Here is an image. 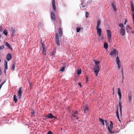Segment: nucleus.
I'll list each match as a JSON object with an SVG mask.
<instances>
[{"instance_id":"nucleus-1","label":"nucleus","mask_w":134,"mask_h":134,"mask_svg":"<svg viewBox=\"0 0 134 134\" xmlns=\"http://www.w3.org/2000/svg\"><path fill=\"white\" fill-rule=\"evenodd\" d=\"M79 114L77 111H73L71 116V119L72 121H74L75 120L79 119L80 117L79 116Z\"/></svg>"},{"instance_id":"nucleus-2","label":"nucleus","mask_w":134,"mask_h":134,"mask_svg":"<svg viewBox=\"0 0 134 134\" xmlns=\"http://www.w3.org/2000/svg\"><path fill=\"white\" fill-rule=\"evenodd\" d=\"M23 91V90H22V87H20L18 92L17 96L20 99L21 98Z\"/></svg>"},{"instance_id":"nucleus-3","label":"nucleus","mask_w":134,"mask_h":134,"mask_svg":"<svg viewBox=\"0 0 134 134\" xmlns=\"http://www.w3.org/2000/svg\"><path fill=\"white\" fill-rule=\"evenodd\" d=\"M99 68L98 65H95L94 68V72L96 76L97 75V74L99 72Z\"/></svg>"},{"instance_id":"nucleus-4","label":"nucleus","mask_w":134,"mask_h":134,"mask_svg":"<svg viewBox=\"0 0 134 134\" xmlns=\"http://www.w3.org/2000/svg\"><path fill=\"white\" fill-rule=\"evenodd\" d=\"M110 127L108 126V129L109 131L110 132V133L111 134H113L115 133L114 132L112 131L111 130L113 128V123L112 122V121H110Z\"/></svg>"},{"instance_id":"nucleus-5","label":"nucleus","mask_w":134,"mask_h":134,"mask_svg":"<svg viewBox=\"0 0 134 134\" xmlns=\"http://www.w3.org/2000/svg\"><path fill=\"white\" fill-rule=\"evenodd\" d=\"M55 41L57 45L59 46L60 45V40L58 34L56 33L55 36Z\"/></svg>"},{"instance_id":"nucleus-6","label":"nucleus","mask_w":134,"mask_h":134,"mask_svg":"<svg viewBox=\"0 0 134 134\" xmlns=\"http://www.w3.org/2000/svg\"><path fill=\"white\" fill-rule=\"evenodd\" d=\"M107 36L108 39L109 41L111 40V32L110 30H107Z\"/></svg>"},{"instance_id":"nucleus-7","label":"nucleus","mask_w":134,"mask_h":134,"mask_svg":"<svg viewBox=\"0 0 134 134\" xmlns=\"http://www.w3.org/2000/svg\"><path fill=\"white\" fill-rule=\"evenodd\" d=\"M118 52L115 49H114L110 53V54L111 56L115 55L116 56V54H118Z\"/></svg>"},{"instance_id":"nucleus-8","label":"nucleus","mask_w":134,"mask_h":134,"mask_svg":"<svg viewBox=\"0 0 134 134\" xmlns=\"http://www.w3.org/2000/svg\"><path fill=\"white\" fill-rule=\"evenodd\" d=\"M11 30H12L11 35L12 36H14L15 35V34L16 32L15 28L14 27H11Z\"/></svg>"},{"instance_id":"nucleus-9","label":"nucleus","mask_w":134,"mask_h":134,"mask_svg":"<svg viewBox=\"0 0 134 134\" xmlns=\"http://www.w3.org/2000/svg\"><path fill=\"white\" fill-rule=\"evenodd\" d=\"M96 29L97 30V34L99 36L101 35L102 32V29L99 27H96Z\"/></svg>"},{"instance_id":"nucleus-10","label":"nucleus","mask_w":134,"mask_h":134,"mask_svg":"<svg viewBox=\"0 0 134 134\" xmlns=\"http://www.w3.org/2000/svg\"><path fill=\"white\" fill-rule=\"evenodd\" d=\"M12 54L10 53H8L7 54L6 57L7 60L8 61H9L12 59Z\"/></svg>"},{"instance_id":"nucleus-11","label":"nucleus","mask_w":134,"mask_h":134,"mask_svg":"<svg viewBox=\"0 0 134 134\" xmlns=\"http://www.w3.org/2000/svg\"><path fill=\"white\" fill-rule=\"evenodd\" d=\"M8 69V63L7 62L6 60H5L4 63V71L5 74L6 73V71Z\"/></svg>"},{"instance_id":"nucleus-12","label":"nucleus","mask_w":134,"mask_h":134,"mask_svg":"<svg viewBox=\"0 0 134 134\" xmlns=\"http://www.w3.org/2000/svg\"><path fill=\"white\" fill-rule=\"evenodd\" d=\"M51 18L53 21L55 20V17L54 13L53 12H51Z\"/></svg>"},{"instance_id":"nucleus-13","label":"nucleus","mask_w":134,"mask_h":134,"mask_svg":"<svg viewBox=\"0 0 134 134\" xmlns=\"http://www.w3.org/2000/svg\"><path fill=\"white\" fill-rule=\"evenodd\" d=\"M111 5L112 7L113 8L115 12L116 10V3L115 2H113L111 3Z\"/></svg>"},{"instance_id":"nucleus-14","label":"nucleus","mask_w":134,"mask_h":134,"mask_svg":"<svg viewBox=\"0 0 134 134\" xmlns=\"http://www.w3.org/2000/svg\"><path fill=\"white\" fill-rule=\"evenodd\" d=\"M125 30L124 28L120 29V33L122 36H124L125 35Z\"/></svg>"},{"instance_id":"nucleus-15","label":"nucleus","mask_w":134,"mask_h":134,"mask_svg":"<svg viewBox=\"0 0 134 134\" xmlns=\"http://www.w3.org/2000/svg\"><path fill=\"white\" fill-rule=\"evenodd\" d=\"M47 116L48 118H50L51 119H52L53 118L55 119L57 118L56 117L53 116L52 114L51 113H48Z\"/></svg>"},{"instance_id":"nucleus-16","label":"nucleus","mask_w":134,"mask_h":134,"mask_svg":"<svg viewBox=\"0 0 134 134\" xmlns=\"http://www.w3.org/2000/svg\"><path fill=\"white\" fill-rule=\"evenodd\" d=\"M81 7L82 8L81 9L82 10L85 9L87 7V5H85V3L82 2V3L81 4Z\"/></svg>"},{"instance_id":"nucleus-17","label":"nucleus","mask_w":134,"mask_h":134,"mask_svg":"<svg viewBox=\"0 0 134 134\" xmlns=\"http://www.w3.org/2000/svg\"><path fill=\"white\" fill-rule=\"evenodd\" d=\"M55 0H52V3L53 6V8L54 10L55 11L56 10V6L55 5Z\"/></svg>"},{"instance_id":"nucleus-18","label":"nucleus","mask_w":134,"mask_h":134,"mask_svg":"<svg viewBox=\"0 0 134 134\" xmlns=\"http://www.w3.org/2000/svg\"><path fill=\"white\" fill-rule=\"evenodd\" d=\"M118 94L119 96V99L120 100L121 98V90L119 88H118Z\"/></svg>"},{"instance_id":"nucleus-19","label":"nucleus","mask_w":134,"mask_h":134,"mask_svg":"<svg viewBox=\"0 0 134 134\" xmlns=\"http://www.w3.org/2000/svg\"><path fill=\"white\" fill-rule=\"evenodd\" d=\"M58 33L59 34V36L60 37H61L63 35L62 32V30L60 27L59 28V31Z\"/></svg>"},{"instance_id":"nucleus-20","label":"nucleus","mask_w":134,"mask_h":134,"mask_svg":"<svg viewBox=\"0 0 134 134\" xmlns=\"http://www.w3.org/2000/svg\"><path fill=\"white\" fill-rule=\"evenodd\" d=\"M101 25V22L100 20H98L97 21V25L96 27H99Z\"/></svg>"},{"instance_id":"nucleus-21","label":"nucleus","mask_w":134,"mask_h":134,"mask_svg":"<svg viewBox=\"0 0 134 134\" xmlns=\"http://www.w3.org/2000/svg\"><path fill=\"white\" fill-rule=\"evenodd\" d=\"M131 7L132 12H134V7L133 4L132 2H131Z\"/></svg>"},{"instance_id":"nucleus-22","label":"nucleus","mask_w":134,"mask_h":134,"mask_svg":"<svg viewBox=\"0 0 134 134\" xmlns=\"http://www.w3.org/2000/svg\"><path fill=\"white\" fill-rule=\"evenodd\" d=\"M116 64H120V61L119 59V57L118 56L116 57Z\"/></svg>"},{"instance_id":"nucleus-23","label":"nucleus","mask_w":134,"mask_h":134,"mask_svg":"<svg viewBox=\"0 0 134 134\" xmlns=\"http://www.w3.org/2000/svg\"><path fill=\"white\" fill-rule=\"evenodd\" d=\"M132 96L131 94L128 95V99L130 102H131L132 101Z\"/></svg>"},{"instance_id":"nucleus-24","label":"nucleus","mask_w":134,"mask_h":134,"mask_svg":"<svg viewBox=\"0 0 134 134\" xmlns=\"http://www.w3.org/2000/svg\"><path fill=\"white\" fill-rule=\"evenodd\" d=\"M13 100L16 103L17 101V97L15 95H14L13 96Z\"/></svg>"},{"instance_id":"nucleus-25","label":"nucleus","mask_w":134,"mask_h":134,"mask_svg":"<svg viewBox=\"0 0 134 134\" xmlns=\"http://www.w3.org/2000/svg\"><path fill=\"white\" fill-rule=\"evenodd\" d=\"M42 54L43 55H45L46 54V48L43 49V51Z\"/></svg>"},{"instance_id":"nucleus-26","label":"nucleus","mask_w":134,"mask_h":134,"mask_svg":"<svg viewBox=\"0 0 134 134\" xmlns=\"http://www.w3.org/2000/svg\"><path fill=\"white\" fill-rule=\"evenodd\" d=\"M5 45L9 48L10 49H11V47L10 46L9 44L7 42H6L5 43Z\"/></svg>"},{"instance_id":"nucleus-27","label":"nucleus","mask_w":134,"mask_h":134,"mask_svg":"<svg viewBox=\"0 0 134 134\" xmlns=\"http://www.w3.org/2000/svg\"><path fill=\"white\" fill-rule=\"evenodd\" d=\"M3 33L5 36H7L8 34V30L6 29L4 30L3 31Z\"/></svg>"},{"instance_id":"nucleus-28","label":"nucleus","mask_w":134,"mask_h":134,"mask_svg":"<svg viewBox=\"0 0 134 134\" xmlns=\"http://www.w3.org/2000/svg\"><path fill=\"white\" fill-rule=\"evenodd\" d=\"M15 63H13L12 65V69L13 70H14L15 66Z\"/></svg>"},{"instance_id":"nucleus-29","label":"nucleus","mask_w":134,"mask_h":134,"mask_svg":"<svg viewBox=\"0 0 134 134\" xmlns=\"http://www.w3.org/2000/svg\"><path fill=\"white\" fill-rule=\"evenodd\" d=\"M119 27L121 28V29L124 28V25L122 24H119Z\"/></svg>"},{"instance_id":"nucleus-30","label":"nucleus","mask_w":134,"mask_h":134,"mask_svg":"<svg viewBox=\"0 0 134 134\" xmlns=\"http://www.w3.org/2000/svg\"><path fill=\"white\" fill-rule=\"evenodd\" d=\"M82 29L81 27H77L76 28V31L77 32H79L80 30Z\"/></svg>"},{"instance_id":"nucleus-31","label":"nucleus","mask_w":134,"mask_h":134,"mask_svg":"<svg viewBox=\"0 0 134 134\" xmlns=\"http://www.w3.org/2000/svg\"><path fill=\"white\" fill-rule=\"evenodd\" d=\"M77 73L78 75H80L81 73V69H80L78 70Z\"/></svg>"},{"instance_id":"nucleus-32","label":"nucleus","mask_w":134,"mask_h":134,"mask_svg":"<svg viewBox=\"0 0 134 134\" xmlns=\"http://www.w3.org/2000/svg\"><path fill=\"white\" fill-rule=\"evenodd\" d=\"M108 45L107 43L104 44V47L105 49H107L108 48Z\"/></svg>"},{"instance_id":"nucleus-33","label":"nucleus","mask_w":134,"mask_h":134,"mask_svg":"<svg viewBox=\"0 0 134 134\" xmlns=\"http://www.w3.org/2000/svg\"><path fill=\"white\" fill-rule=\"evenodd\" d=\"M99 119L100 121L102 122V124L103 125H104V120H103L101 118H99Z\"/></svg>"},{"instance_id":"nucleus-34","label":"nucleus","mask_w":134,"mask_h":134,"mask_svg":"<svg viewBox=\"0 0 134 134\" xmlns=\"http://www.w3.org/2000/svg\"><path fill=\"white\" fill-rule=\"evenodd\" d=\"M89 110V108L88 107H86L84 109V112L85 113H86L87 111H88Z\"/></svg>"},{"instance_id":"nucleus-35","label":"nucleus","mask_w":134,"mask_h":134,"mask_svg":"<svg viewBox=\"0 0 134 134\" xmlns=\"http://www.w3.org/2000/svg\"><path fill=\"white\" fill-rule=\"evenodd\" d=\"M119 105L120 107H122V102L120 100L119 102Z\"/></svg>"},{"instance_id":"nucleus-36","label":"nucleus","mask_w":134,"mask_h":134,"mask_svg":"<svg viewBox=\"0 0 134 134\" xmlns=\"http://www.w3.org/2000/svg\"><path fill=\"white\" fill-rule=\"evenodd\" d=\"M65 69V68L64 67H62L60 70V71L63 72L64 70Z\"/></svg>"},{"instance_id":"nucleus-37","label":"nucleus","mask_w":134,"mask_h":134,"mask_svg":"<svg viewBox=\"0 0 134 134\" xmlns=\"http://www.w3.org/2000/svg\"><path fill=\"white\" fill-rule=\"evenodd\" d=\"M89 15V13L87 12H86V18H88V17Z\"/></svg>"},{"instance_id":"nucleus-38","label":"nucleus","mask_w":134,"mask_h":134,"mask_svg":"<svg viewBox=\"0 0 134 134\" xmlns=\"http://www.w3.org/2000/svg\"><path fill=\"white\" fill-rule=\"evenodd\" d=\"M4 48V46H0V51L3 49Z\"/></svg>"},{"instance_id":"nucleus-39","label":"nucleus","mask_w":134,"mask_h":134,"mask_svg":"<svg viewBox=\"0 0 134 134\" xmlns=\"http://www.w3.org/2000/svg\"><path fill=\"white\" fill-rule=\"evenodd\" d=\"M95 63L96 64V65H98L100 63V62L99 61H95Z\"/></svg>"},{"instance_id":"nucleus-40","label":"nucleus","mask_w":134,"mask_h":134,"mask_svg":"<svg viewBox=\"0 0 134 134\" xmlns=\"http://www.w3.org/2000/svg\"><path fill=\"white\" fill-rule=\"evenodd\" d=\"M41 44H42V47L43 49L46 48H45V46L43 43H42Z\"/></svg>"},{"instance_id":"nucleus-41","label":"nucleus","mask_w":134,"mask_h":134,"mask_svg":"<svg viewBox=\"0 0 134 134\" xmlns=\"http://www.w3.org/2000/svg\"><path fill=\"white\" fill-rule=\"evenodd\" d=\"M131 28L128 25H127L126 27V30H127V29H131Z\"/></svg>"},{"instance_id":"nucleus-42","label":"nucleus","mask_w":134,"mask_h":134,"mask_svg":"<svg viewBox=\"0 0 134 134\" xmlns=\"http://www.w3.org/2000/svg\"><path fill=\"white\" fill-rule=\"evenodd\" d=\"M118 107L117 108L116 111V115H119V112H118Z\"/></svg>"},{"instance_id":"nucleus-43","label":"nucleus","mask_w":134,"mask_h":134,"mask_svg":"<svg viewBox=\"0 0 134 134\" xmlns=\"http://www.w3.org/2000/svg\"><path fill=\"white\" fill-rule=\"evenodd\" d=\"M86 83H87L88 81V77L87 76L86 77Z\"/></svg>"},{"instance_id":"nucleus-44","label":"nucleus","mask_w":134,"mask_h":134,"mask_svg":"<svg viewBox=\"0 0 134 134\" xmlns=\"http://www.w3.org/2000/svg\"><path fill=\"white\" fill-rule=\"evenodd\" d=\"M52 132L51 131H49L48 132L47 134H52Z\"/></svg>"},{"instance_id":"nucleus-45","label":"nucleus","mask_w":134,"mask_h":134,"mask_svg":"<svg viewBox=\"0 0 134 134\" xmlns=\"http://www.w3.org/2000/svg\"><path fill=\"white\" fill-rule=\"evenodd\" d=\"M54 53L53 52H51V56H52L54 55Z\"/></svg>"},{"instance_id":"nucleus-46","label":"nucleus","mask_w":134,"mask_h":134,"mask_svg":"<svg viewBox=\"0 0 134 134\" xmlns=\"http://www.w3.org/2000/svg\"><path fill=\"white\" fill-rule=\"evenodd\" d=\"M118 68L119 69H120V65L121 64H118Z\"/></svg>"},{"instance_id":"nucleus-47","label":"nucleus","mask_w":134,"mask_h":134,"mask_svg":"<svg viewBox=\"0 0 134 134\" xmlns=\"http://www.w3.org/2000/svg\"><path fill=\"white\" fill-rule=\"evenodd\" d=\"M120 113L121 114V113H122V107H120Z\"/></svg>"},{"instance_id":"nucleus-48","label":"nucleus","mask_w":134,"mask_h":134,"mask_svg":"<svg viewBox=\"0 0 134 134\" xmlns=\"http://www.w3.org/2000/svg\"><path fill=\"white\" fill-rule=\"evenodd\" d=\"M31 113L32 114V116H33L34 115V114L35 113L33 111Z\"/></svg>"},{"instance_id":"nucleus-49","label":"nucleus","mask_w":134,"mask_h":134,"mask_svg":"<svg viewBox=\"0 0 134 134\" xmlns=\"http://www.w3.org/2000/svg\"><path fill=\"white\" fill-rule=\"evenodd\" d=\"M1 69V68H0V75H1L2 74V71Z\"/></svg>"},{"instance_id":"nucleus-50","label":"nucleus","mask_w":134,"mask_h":134,"mask_svg":"<svg viewBox=\"0 0 134 134\" xmlns=\"http://www.w3.org/2000/svg\"><path fill=\"white\" fill-rule=\"evenodd\" d=\"M122 78L123 79L124 77H123V70H122Z\"/></svg>"},{"instance_id":"nucleus-51","label":"nucleus","mask_w":134,"mask_h":134,"mask_svg":"<svg viewBox=\"0 0 134 134\" xmlns=\"http://www.w3.org/2000/svg\"><path fill=\"white\" fill-rule=\"evenodd\" d=\"M131 30V29H127V30H126L127 32H128L130 31V30Z\"/></svg>"},{"instance_id":"nucleus-52","label":"nucleus","mask_w":134,"mask_h":134,"mask_svg":"<svg viewBox=\"0 0 134 134\" xmlns=\"http://www.w3.org/2000/svg\"><path fill=\"white\" fill-rule=\"evenodd\" d=\"M78 85H79L81 87V83H80V82H79Z\"/></svg>"},{"instance_id":"nucleus-53","label":"nucleus","mask_w":134,"mask_h":134,"mask_svg":"<svg viewBox=\"0 0 134 134\" xmlns=\"http://www.w3.org/2000/svg\"><path fill=\"white\" fill-rule=\"evenodd\" d=\"M127 21V20H125V23H124V25H126V22Z\"/></svg>"},{"instance_id":"nucleus-54","label":"nucleus","mask_w":134,"mask_h":134,"mask_svg":"<svg viewBox=\"0 0 134 134\" xmlns=\"http://www.w3.org/2000/svg\"><path fill=\"white\" fill-rule=\"evenodd\" d=\"M116 116L118 118V119H119V115H116Z\"/></svg>"},{"instance_id":"nucleus-55","label":"nucleus","mask_w":134,"mask_h":134,"mask_svg":"<svg viewBox=\"0 0 134 134\" xmlns=\"http://www.w3.org/2000/svg\"><path fill=\"white\" fill-rule=\"evenodd\" d=\"M85 0H82L81 1V3H82V2H83L84 3V1H85Z\"/></svg>"},{"instance_id":"nucleus-56","label":"nucleus","mask_w":134,"mask_h":134,"mask_svg":"<svg viewBox=\"0 0 134 134\" xmlns=\"http://www.w3.org/2000/svg\"><path fill=\"white\" fill-rule=\"evenodd\" d=\"M103 37H102H102H101V40H103Z\"/></svg>"},{"instance_id":"nucleus-57","label":"nucleus","mask_w":134,"mask_h":134,"mask_svg":"<svg viewBox=\"0 0 134 134\" xmlns=\"http://www.w3.org/2000/svg\"><path fill=\"white\" fill-rule=\"evenodd\" d=\"M30 87H31V86H32V84H31V83H30Z\"/></svg>"},{"instance_id":"nucleus-58","label":"nucleus","mask_w":134,"mask_h":134,"mask_svg":"<svg viewBox=\"0 0 134 134\" xmlns=\"http://www.w3.org/2000/svg\"><path fill=\"white\" fill-rule=\"evenodd\" d=\"M105 123H106L107 122V121L106 120H105Z\"/></svg>"},{"instance_id":"nucleus-59","label":"nucleus","mask_w":134,"mask_h":134,"mask_svg":"<svg viewBox=\"0 0 134 134\" xmlns=\"http://www.w3.org/2000/svg\"><path fill=\"white\" fill-rule=\"evenodd\" d=\"M119 119V121L120 122H121V120H120V119L119 118V119Z\"/></svg>"},{"instance_id":"nucleus-60","label":"nucleus","mask_w":134,"mask_h":134,"mask_svg":"<svg viewBox=\"0 0 134 134\" xmlns=\"http://www.w3.org/2000/svg\"><path fill=\"white\" fill-rule=\"evenodd\" d=\"M40 26V24H38V26L39 27Z\"/></svg>"},{"instance_id":"nucleus-61","label":"nucleus","mask_w":134,"mask_h":134,"mask_svg":"<svg viewBox=\"0 0 134 134\" xmlns=\"http://www.w3.org/2000/svg\"><path fill=\"white\" fill-rule=\"evenodd\" d=\"M99 38H101V36H99Z\"/></svg>"},{"instance_id":"nucleus-62","label":"nucleus","mask_w":134,"mask_h":134,"mask_svg":"<svg viewBox=\"0 0 134 134\" xmlns=\"http://www.w3.org/2000/svg\"><path fill=\"white\" fill-rule=\"evenodd\" d=\"M1 79H0V82H1Z\"/></svg>"},{"instance_id":"nucleus-63","label":"nucleus","mask_w":134,"mask_h":134,"mask_svg":"<svg viewBox=\"0 0 134 134\" xmlns=\"http://www.w3.org/2000/svg\"><path fill=\"white\" fill-rule=\"evenodd\" d=\"M113 90L114 91V88H113Z\"/></svg>"}]
</instances>
